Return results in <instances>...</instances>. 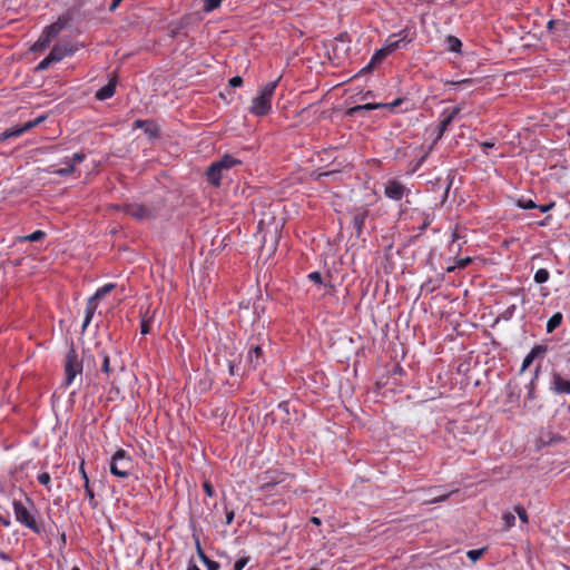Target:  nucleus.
I'll return each instance as SVG.
<instances>
[{"mask_svg":"<svg viewBox=\"0 0 570 570\" xmlns=\"http://www.w3.org/2000/svg\"><path fill=\"white\" fill-rule=\"evenodd\" d=\"M277 87V80L265 83L258 91V95L252 100L249 112L262 117L269 112L272 108V98Z\"/></svg>","mask_w":570,"mask_h":570,"instance_id":"nucleus-1","label":"nucleus"},{"mask_svg":"<svg viewBox=\"0 0 570 570\" xmlns=\"http://www.w3.org/2000/svg\"><path fill=\"white\" fill-rule=\"evenodd\" d=\"M134 470V461L130 455L127 454L125 450L119 449L112 455L110 463V472L115 476L126 479L128 478Z\"/></svg>","mask_w":570,"mask_h":570,"instance_id":"nucleus-2","label":"nucleus"},{"mask_svg":"<svg viewBox=\"0 0 570 570\" xmlns=\"http://www.w3.org/2000/svg\"><path fill=\"white\" fill-rule=\"evenodd\" d=\"M115 288V284H106L104 285L102 287H100L99 289H97V292L95 293L94 296H91L88 302H87V306H86V313H85V320H83V324H82V332L87 328V326L90 324L94 315H95V312L97 309V301L98 299H101L102 297H105L107 294H109L112 289Z\"/></svg>","mask_w":570,"mask_h":570,"instance_id":"nucleus-3","label":"nucleus"},{"mask_svg":"<svg viewBox=\"0 0 570 570\" xmlns=\"http://www.w3.org/2000/svg\"><path fill=\"white\" fill-rule=\"evenodd\" d=\"M82 372V363L79 361L78 355L73 348H71L66 356L65 374L66 385H71L78 375Z\"/></svg>","mask_w":570,"mask_h":570,"instance_id":"nucleus-4","label":"nucleus"},{"mask_svg":"<svg viewBox=\"0 0 570 570\" xmlns=\"http://www.w3.org/2000/svg\"><path fill=\"white\" fill-rule=\"evenodd\" d=\"M12 505L17 521L23 524L24 527L31 529L32 531L39 533L40 528L38 527L36 519L33 518L27 505L18 500H14Z\"/></svg>","mask_w":570,"mask_h":570,"instance_id":"nucleus-5","label":"nucleus"},{"mask_svg":"<svg viewBox=\"0 0 570 570\" xmlns=\"http://www.w3.org/2000/svg\"><path fill=\"white\" fill-rule=\"evenodd\" d=\"M282 226H283V224L281 222H275V218L273 215H266L265 217L259 219L258 229L262 233H264V236H263L264 245L266 244L267 235H269L272 239H275L277 236V233Z\"/></svg>","mask_w":570,"mask_h":570,"instance_id":"nucleus-6","label":"nucleus"},{"mask_svg":"<svg viewBox=\"0 0 570 570\" xmlns=\"http://www.w3.org/2000/svg\"><path fill=\"white\" fill-rule=\"evenodd\" d=\"M124 212L126 215L137 219V220H147L154 217V212L146 205L140 204H129L124 206Z\"/></svg>","mask_w":570,"mask_h":570,"instance_id":"nucleus-7","label":"nucleus"},{"mask_svg":"<svg viewBox=\"0 0 570 570\" xmlns=\"http://www.w3.org/2000/svg\"><path fill=\"white\" fill-rule=\"evenodd\" d=\"M76 50L77 48L72 43L61 42L53 46L49 55L55 62H59L65 57L71 56Z\"/></svg>","mask_w":570,"mask_h":570,"instance_id":"nucleus-8","label":"nucleus"},{"mask_svg":"<svg viewBox=\"0 0 570 570\" xmlns=\"http://www.w3.org/2000/svg\"><path fill=\"white\" fill-rule=\"evenodd\" d=\"M101 358V373L106 374L108 377L114 374L117 370H124L122 364H120L117 360H111L110 355L106 352L100 353Z\"/></svg>","mask_w":570,"mask_h":570,"instance_id":"nucleus-9","label":"nucleus"},{"mask_svg":"<svg viewBox=\"0 0 570 570\" xmlns=\"http://www.w3.org/2000/svg\"><path fill=\"white\" fill-rule=\"evenodd\" d=\"M42 119H43L42 117H39L35 120L24 122L22 126H17L11 129H7L0 135V138L4 140V139H9L11 137H17V136L26 132L27 130L33 128L35 126H37L40 121H42Z\"/></svg>","mask_w":570,"mask_h":570,"instance_id":"nucleus-10","label":"nucleus"},{"mask_svg":"<svg viewBox=\"0 0 570 570\" xmlns=\"http://www.w3.org/2000/svg\"><path fill=\"white\" fill-rule=\"evenodd\" d=\"M384 191H385L386 197L394 199V200H400L404 196L405 187L397 180H389L385 184Z\"/></svg>","mask_w":570,"mask_h":570,"instance_id":"nucleus-11","label":"nucleus"},{"mask_svg":"<svg viewBox=\"0 0 570 570\" xmlns=\"http://www.w3.org/2000/svg\"><path fill=\"white\" fill-rule=\"evenodd\" d=\"M263 345H264V343L252 345V347H250V350L248 352L247 362L249 363V365L253 368H256L262 363V360H263Z\"/></svg>","mask_w":570,"mask_h":570,"instance_id":"nucleus-12","label":"nucleus"},{"mask_svg":"<svg viewBox=\"0 0 570 570\" xmlns=\"http://www.w3.org/2000/svg\"><path fill=\"white\" fill-rule=\"evenodd\" d=\"M240 160L234 158L230 155L223 156L218 161L212 164V171L215 173L217 168H222L224 171L230 169L232 167L239 165ZM214 176V174H212Z\"/></svg>","mask_w":570,"mask_h":570,"instance_id":"nucleus-13","label":"nucleus"},{"mask_svg":"<svg viewBox=\"0 0 570 570\" xmlns=\"http://www.w3.org/2000/svg\"><path fill=\"white\" fill-rule=\"evenodd\" d=\"M552 390L558 394H570V381L560 374H553Z\"/></svg>","mask_w":570,"mask_h":570,"instance_id":"nucleus-14","label":"nucleus"},{"mask_svg":"<svg viewBox=\"0 0 570 570\" xmlns=\"http://www.w3.org/2000/svg\"><path fill=\"white\" fill-rule=\"evenodd\" d=\"M116 85H117L116 78H111L106 86H104L96 92V98L98 100H105V99L112 97L115 94V90H116Z\"/></svg>","mask_w":570,"mask_h":570,"instance_id":"nucleus-15","label":"nucleus"},{"mask_svg":"<svg viewBox=\"0 0 570 570\" xmlns=\"http://www.w3.org/2000/svg\"><path fill=\"white\" fill-rule=\"evenodd\" d=\"M387 56L389 55L386 53V51L383 48H381L373 55L371 61L361 70V72H370L377 63H381Z\"/></svg>","mask_w":570,"mask_h":570,"instance_id":"nucleus-16","label":"nucleus"},{"mask_svg":"<svg viewBox=\"0 0 570 570\" xmlns=\"http://www.w3.org/2000/svg\"><path fill=\"white\" fill-rule=\"evenodd\" d=\"M546 352V347L541 346V345H535L531 351L530 353L524 357L523 362H522V365H521V371H525L531 364L532 362L534 361V358L540 355V354H543Z\"/></svg>","mask_w":570,"mask_h":570,"instance_id":"nucleus-17","label":"nucleus"},{"mask_svg":"<svg viewBox=\"0 0 570 570\" xmlns=\"http://www.w3.org/2000/svg\"><path fill=\"white\" fill-rule=\"evenodd\" d=\"M135 126L136 127H140V128H144L145 129V132L150 137V138H155L159 135V130H158V127L151 122V121H147V120H136L135 121Z\"/></svg>","mask_w":570,"mask_h":570,"instance_id":"nucleus-18","label":"nucleus"},{"mask_svg":"<svg viewBox=\"0 0 570 570\" xmlns=\"http://www.w3.org/2000/svg\"><path fill=\"white\" fill-rule=\"evenodd\" d=\"M401 104V99H396L395 101H393L392 104L390 105H386V104H365V105H362V106H356L354 107L352 110L353 111H357V110H373V109H377V108H381V107H396Z\"/></svg>","mask_w":570,"mask_h":570,"instance_id":"nucleus-19","label":"nucleus"},{"mask_svg":"<svg viewBox=\"0 0 570 570\" xmlns=\"http://www.w3.org/2000/svg\"><path fill=\"white\" fill-rule=\"evenodd\" d=\"M446 48L451 52H461L462 42L454 36H448L445 38Z\"/></svg>","mask_w":570,"mask_h":570,"instance_id":"nucleus-20","label":"nucleus"},{"mask_svg":"<svg viewBox=\"0 0 570 570\" xmlns=\"http://www.w3.org/2000/svg\"><path fill=\"white\" fill-rule=\"evenodd\" d=\"M224 170L222 168H217L214 173V176L212 175L213 171H212V165L209 166L208 170H207V179L208 181L214 185V186H219L220 184V179L223 178L224 176Z\"/></svg>","mask_w":570,"mask_h":570,"instance_id":"nucleus-21","label":"nucleus"},{"mask_svg":"<svg viewBox=\"0 0 570 570\" xmlns=\"http://www.w3.org/2000/svg\"><path fill=\"white\" fill-rule=\"evenodd\" d=\"M63 26L60 24L59 22H56V23H52L48 27H46V29L43 30V35L48 36V38L50 40H52L53 38H56L59 32L62 30Z\"/></svg>","mask_w":570,"mask_h":570,"instance_id":"nucleus-22","label":"nucleus"},{"mask_svg":"<svg viewBox=\"0 0 570 570\" xmlns=\"http://www.w3.org/2000/svg\"><path fill=\"white\" fill-rule=\"evenodd\" d=\"M562 322V315L561 313L553 314L549 321L547 322V332L551 333L553 332Z\"/></svg>","mask_w":570,"mask_h":570,"instance_id":"nucleus-23","label":"nucleus"},{"mask_svg":"<svg viewBox=\"0 0 570 570\" xmlns=\"http://www.w3.org/2000/svg\"><path fill=\"white\" fill-rule=\"evenodd\" d=\"M366 217H367V210H366V209H364V208L360 209V210L354 215L353 222H354V225H355V227H356V229H357V232H358V233L361 232L362 226H363V224H364V222H365Z\"/></svg>","mask_w":570,"mask_h":570,"instance_id":"nucleus-24","label":"nucleus"},{"mask_svg":"<svg viewBox=\"0 0 570 570\" xmlns=\"http://www.w3.org/2000/svg\"><path fill=\"white\" fill-rule=\"evenodd\" d=\"M51 40L48 38V36L41 33L39 39L35 42V45L31 47L32 51H39L46 49Z\"/></svg>","mask_w":570,"mask_h":570,"instance_id":"nucleus-25","label":"nucleus"},{"mask_svg":"<svg viewBox=\"0 0 570 570\" xmlns=\"http://www.w3.org/2000/svg\"><path fill=\"white\" fill-rule=\"evenodd\" d=\"M504 530H510L515 524V515L513 512L505 511L502 515Z\"/></svg>","mask_w":570,"mask_h":570,"instance_id":"nucleus-26","label":"nucleus"},{"mask_svg":"<svg viewBox=\"0 0 570 570\" xmlns=\"http://www.w3.org/2000/svg\"><path fill=\"white\" fill-rule=\"evenodd\" d=\"M199 557L203 560L204 564L206 566L207 570H217L219 568L218 563L216 561L210 560L208 557L205 556V553L198 548Z\"/></svg>","mask_w":570,"mask_h":570,"instance_id":"nucleus-27","label":"nucleus"},{"mask_svg":"<svg viewBox=\"0 0 570 570\" xmlns=\"http://www.w3.org/2000/svg\"><path fill=\"white\" fill-rule=\"evenodd\" d=\"M402 42H405V37L399 40H389L385 47L383 49L386 51L387 55L392 53L394 50H396Z\"/></svg>","mask_w":570,"mask_h":570,"instance_id":"nucleus-28","label":"nucleus"},{"mask_svg":"<svg viewBox=\"0 0 570 570\" xmlns=\"http://www.w3.org/2000/svg\"><path fill=\"white\" fill-rule=\"evenodd\" d=\"M454 120L451 116H449L446 112H444V117L439 126V137L443 135V132L448 129V127L451 125V122Z\"/></svg>","mask_w":570,"mask_h":570,"instance_id":"nucleus-29","label":"nucleus"},{"mask_svg":"<svg viewBox=\"0 0 570 570\" xmlns=\"http://www.w3.org/2000/svg\"><path fill=\"white\" fill-rule=\"evenodd\" d=\"M549 279V272L546 268H540L534 274V282L538 284L546 283Z\"/></svg>","mask_w":570,"mask_h":570,"instance_id":"nucleus-30","label":"nucleus"},{"mask_svg":"<svg viewBox=\"0 0 570 570\" xmlns=\"http://www.w3.org/2000/svg\"><path fill=\"white\" fill-rule=\"evenodd\" d=\"M517 206L523 209H531L538 207L533 200L520 198L517 200Z\"/></svg>","mask_w":570,"mask_h":570,"instance_id":"nucleus-31","label":"nucleus"},{"mask_svg":"<svg viewBox=\"0 0 570 570\" xmlns=\"http://www.w3.org/2000/svg\"><path fill=\"white\" fill-rule=\"evenodd\" d=\"M222 2L223 0H205L204 10L206 12H210L217 9Z\"/></svg>","mask_w":570,"mask_h":570,"instance_id":"nucleus-32","label":"nucleus"},{"mask_svg":"<svg viewBox=\"0 0 570 570\" xmlns=\"http://www.w3.org/2000/svg\"><path fill=\"white\" fill-rule=\"evenodd\" d=\"M53 62H55V60H53V59H51L50 55H48V57H46L43 60H41V61L38 63V66L36 67V71H43V70L48 69V68H49V66H50L51 63H53Z\"/></svg>","mask_w":570,"mask_h":570,"instance_id":"nucleus-33","label":"nucleus"},{"mask_svg":"<svg viewBox=\"0 0 570 570\" xmlns=\"http://www.w3.org/2000/svg\"><path fill=\"white\" fill-rule=\"evenodd\" d=\"M45 235H46L45 232L36 230L32 234L23 237V239L27 242H38V240L42 239L45 237Z\"/></svg>","mask_w":570,"mask_h":570,"instance_id":"nucleus-34","label":"nucleus"},{"mask_svg":"<svg viewBox=\"0 0 570 570\" xmlns=\"http://www.w3.org/2000/svg\"><path fill=\"white\" fill-rule=\"evenodd\" d=\"M248 562H249L248 557H242L235 561V563L233 566V570H243Z\"/></svg>","mask_w":570,"mask_h":570,"instance_id":"nucleus-35","label":"nucleus"},{"mask_svg":"<svg viewBox=\"0 0 570 570\" xmlns=\"http://www.w3.org/2000/svg\"><path fill=\"white\" fill-rule=\"evenodd\" d=\"M515 512L519 517V519L521 520L522 523H528L529 522V519H528V513L525 511V509L521 505H517L515 507Z\"/></svg>","mask_w":570,"mask_h":570,"instance_id":"nucleus-36","label":"nucleus"},{"mask_svg":"<svg viewBox=\"0 0 570 570\" xmlns=\"http://www.w3.org/2000/svg\"><path fill=\"white\" fill-rule=\"evenodd\" d=\"M483 551L484 549H478V550H469L466 552V556L470 560H472L473 562H475L476 560H479L481 558V556L483 554Z\"/></svg>","mask_w":570,"mask_h":570,"instance_id":"nucleus-37","label":"nucleus"},{"mask_svg":"<svg viewBox=\"0 0 570 570\" xmlns=\"http://www.w3.org/2000/svg\"><path fill=\"white\" fill-rule=\"evenodd\" d=\"M140 332L142 335H146L150 332V318L142 317L140 324Z\"/></svg>","mask_w":570,"mask_h":570,"instance_id":"nucleus-38","label":"nucleus"},{"mask_svg":"<svg viewBox=\"0 0 570 570\" xmlns=\"http://www.w3.org/2000/svg\"><path fill=\"white\" fill-rule=\"evenodd\" d=\"M50 480H51V479H50V475H49V473H47V472L40 473V474L38 475V481H39L41 484L46 485V487H48V485H49Z\"/></svg>","mask_w":570,"mask_h":570,"instance_id":"nucleus-39","label":"nucleus"},{"mask_svg":"<svg viewBox=\"0 0 570 570\" xmlns=\"http://www.w3.org/2000/svg\"><path fill=\"white\" fill-rule=\"evenodd\" d=\"M73 170H75L73 165L69 164L67 167L60 168V169L56 170L55 173L60 176H66V175L71 174Z\"/></svg>","mask_w":570,"mask_h":570,"instance_id":"nucleus-40","label":"nucleus"},{"mask_svg":"<svg viewBox=\"0 0 570 570\" xmlns=\"http://www.w3.org/2000/svg\"><path fill=\"white\" fill-rule=\"evenodd\" d=\"M433 216L430 214L424 215L423 223L420 226V232H423L432 222Z\"/></svg>","mask_w":570,"mask_h":570,"instance_id":"nucleus-41","label":"nucleus"},{"mask_svg":"<svg viewBox=\"0 0 570 570\" xmlns=\"http://www.w3.org/2000/svg\"><path fill=\"white\" fill-rule=\"evenodd\" d=\"M308 278L315 284H322V275L318 272H313L308 275Z\"/></svg>","mask_w":570,"mask_h":570,"instance_id":"nucleus-42","label":"nucleus"},{"mask_svg":"<svg viewBox=\"0 0 570 570\" xmlns=\"http://www.w3.org/2000/svg\"><path fill=\"white\" fill-rule=\"evenodd\" d=\"M86 158L85 154L82 153H77L72 156V159H71V164L70 165H76L78 163H81L83 159Z\"/></svg>","mask_w":570,"mask_h":570,"instance_id":"nucleus-43","label":"nucleus"},{"mask_svg":"<svg viewBox=\"0 0 570 570\" xmlns=\"http://www.w3.org/2000/svg\"><path fill=\"white\" fill-rule=\"evenodd\" d=\"M242 83L243 79L239 76H235L229 80V86L234 88L242 86Z\"/></svg>","mask_w":570,"mask_h":570,"instance_id":"nucleus-44","label":"nucleus"},{"mask_svg":"<svg viewBox=\"0 0 570 570\" xmlns=\"http://www.w3.org/2000/svg\"><path fill=\"white\" fill-rule=\"evenodd\" d=\"M449 497H450V494H441L432 500L426 501V503H435V502L445 501Z\"/></svg>","mask_w":570,"mask_h":570,"instance_id":"nucleus-45","label":"nucleus"},{"mask_svg":"<svg viewBox=\"0 0 570 570\" xmlns=\"http://www.w3.org/2000/svg\"><path fill=\"white\" fill-rule=\"evenodd\" d=\"M461 111V107L460 106H456L454 108H452L450 111H445L449 116H451L452 118L455 119V117L460 114Z\"/></svg>","mask_w":570,"mask_h":570,"instance_id":"nucleus-46","label":"nucleus"},{"mask_svg":"<svg viewBox=\"0 0 570 570\" xmlns=\"http://www.w3.org/2000/svg\"><path fill=\"white\" fill-rule=\"evenodd\" d=\"M203 487L207 495L212 497L214 494V489L210 483L205 482Z\"/></svg>","mask_w":570,"mask_h":570,"instance_id":"nucleus-47","label":"nucleus"},{"mask_svg":"<svg viewBox=\"0 0 570 570\" xmlns=\"http://www.w3.org/2000/svg\"><path fill=\"white\" fill-rule=\"evenodd\" d=\"M235 513L233 510L226 511V524H230L234 520Z\"/></svg>","mask_w":570,"mask_h":570,"instance_id":"nucleus-48","label":"nucleus"},{"mask_svg":"<svg viewBox=\"0 0 570 570\" xmlns=\"http://www.w3.org/2000/svg\"><path fill=\"white\" fill-rule=\"evenodd\" d=\"M472 82H473L472 79H468L466 78V79H462V80H459V81H452L451 83L452 85H463V86H465V85H471Z\"/></svg>","mask_w":570,"mask_h":570,"instance_id":"nucleus-49","label":"nucleus"},{"mask_svg":"<svg viewBox=\"0 0 570 570\" xmlns=\"http://www.w3.org/2000/svg\"><path fill=\"white\" fill-rule=\"evenodd\" d=\"M85 489H86V492H87L88 497L90 499H92L94 498V492H92V490L89 487V480H87V482L85 483Z\"/></svg>","mask_w":570,"mask_h":570,"instance_id":"nucleus-50","label":"nucleus"},{"mask_svg":"<svg viewBox=\"0 0 570 570\" xmlns=\"http://www.w3.org/2000/svg\"><path fill=\"white\" fill-rule=\"evenodd\" d=\"M553 206H554V204H553V203H551V204H548V205L539 206V208H540V210H541L542 213H546V212L550 210Z\"/></svg>","mask_w":570,"mask_h":570,"instance_id":"nucleus-51","label":"nucleus"},{"mask_svg":"<svg viewBox=\"0 0 570 570\" xmlns=\"http://www.w3.org/2000/svg\"><path fill=\"white\" fill-rule=\"evenodd\" d=\"M0 523L3 525V527H10L11 522L8 518H4L2 515H0Z\"/></svg>","mask_w":570,"mask_h":570,"instance_id":"nucleus-52","label":"nucleus"},{"mask_svg":"<svg viewBox=\"0 0 570 570\" xmlns=\"http://www.w3.org/2000/svg\"><path fill=\"white\" fill-rule=\"evenodd\" d=\"M471 262V258L466 257V258H462L459 261V266L460 267H464L466 266L469 263Z\"/></svg>","mask_w":570,"mask_h":570,"instance_id":"nucleus-53","label":"nucleus"},{"mask_svg":"<svg viewBox=\"0 0 570 570\" xmlns=\"http://www.w3.org/2000/svg\"><path fill=\"white\" fill-rule=\"evenodd\" d=\"M460 238L461 236L459 235L458 228H455L454 232L452 233V243L454 244Z\"/></svg>","mask_w":570,"mask_h":570,"instance_id":"nucleus-54","label":"nucleus"},{"mask_svg":"<svg viewBox=\"0 0 570 570\" xmlns=\"http://www.w3.org/2000/svg\"><path fill=\"white\" fill-rule=\"evenodd\" d=\"M124 0H112V3L110 4V10L114 11L116 8Z\"/></svg>","mask_w":570,"mask_h":570,"instance_id":"nucleus-55","label":"nucleus"},{"mask_svg":"<svg viewBox=\"0 0 570 570\" xmlns=\"http://www.w3.org/2000/svg\"><path fill=\"white\" fill-rule=\"evenodd\" d=\"M80 472H81V475H82V478H83V480H85V483H86V482H87V480H89V479H88V476H87V474H86V472H85V470H83V462H82V463H81V465H80Z\"/></svg>","mask_w":570,"mask_h":570,"instance_id":"nucleus-56","label":"nucleus"},{"mask_svg":"<svg viewBox=\"0 0 570 570\" xmlns=\"http://www.w3.org/2000/svg\"><path fill=\"white\" fill-rule=\"evenodd\" d=\"M482 148H492L494 147V142H489V141H485V142H482L481 144Z\"/></svg>","mask_w":570,"mask_h":570,"instance_id":"nucleus-57","label":"nucleus"},{"mask_svg":"<svg viewBox=\"0 0 570 570\" xmlns=\"http://www.w3.org/2000/svg\"><path fill=\"white\" fill-rule=\"evenodd\" d=\"M554 24H557V21H554V20H550V21L548 22L547 27H548V29H549V30H552V29H553V27H554Z\"/></svg>","mask_w":570,"mask_h":570,"instance_id":"nucleus-58","label":"nucleus"},{"mask_svg":"<svg viewBox=\"0 0 570 570\" xmlns=\"http://www.w3.org/2000/svg\"><path fill=\"white\" fill-rule=\"evenodd\" d=\"M0 558L4 561H10V558L6 552H0Z\"/></svg>","mask_w":570,"mask_h":570,"instance_id":"nucleus-59","label":"nucleus"},{"mask_svg":"<svg viewBox=\"0 0 570 570\" xmlns=\"http://www.w3.org/2000/svg\"><path fill=\"white\" fill-rule=\"evenodd\" d=\"M311 521H312V523H314V524H316V525L321 524V520H320L317 517H313V518L311 519Z\"/></svg>","mask_w":570,"mask_h":570,"instance_id":"nucleus-60","label":"nucleus"},{"mask_svg":"<svg viewBox=\"0 0 570 570\" xmlns=\"http://www.w3.org/2000/svg\"><path fill=\"white\" fill-rule=\"evenodd\" d=\"M187 570H200L196 564H189Z\"/></svg>","mask_w":570,"mask_h":570,"instance_id":"nucleus-61","label":"nucleus"},{"mask_svg":"<svg viewBox=\"0 0 570 570\" xmlns=\"http://www.w3.org/2000/svg\"><path fill=\"white\" fill-rule=\"evenodd\" d=\"M529 397H533V384L530 385Z\"/></svg>","mask_w":570,"mask_h":570,"instance_id":"nucleus-62","label":"nucleus"},{"mask_svg":"<svg viewBox=\"0 0 570 570\" xmlns=\"http://www.w3.org/2000/svg\"><path fill=\"white\" fill-rule=\"evenodd\" d=\"M229 373L233 375L234 374V365L232 363H229Z\"/></svg>","mask_w":570,"mask_h":570,"instance_id":"nucleus-63","label":"nucleus"},{"mask_svg":"<svg viewBox=\"0 0 570 570\" xmlns=\"http://www.w3.org/2000/svg\"><path fill=\"white\" fill-rule=\"evenodd\" d=\"M449 189H450V185H449V186L446 187V189H445L444 197H446V196H448Z\"/></svg>","mask_w":570,"mask_h":570,"instance_id":"nucleus-64","label":"nucleus"}]
</instances>
